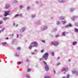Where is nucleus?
<instances>
[{"label": "nucleus", "mask_w": 78, "mask_h": 78, "mask_svg": "<svg viewBox=\"0 0 78 78\" xmlns=\"http://www.w3.org/2000/svg\"><path fill=\"white\" fill-rule=\"evenodd\" d=\"M48 53L46 52L45 53L43 56V58H44L45 60H46L48 59Z\"/></svg>", "instance_id": "nucleus-1"}, {"label": "nucleus", "mask_w": 78, "mask_h": 78, "mask_svg": "<svg viewBox=\"0 0 78 78\" xmlns=\"http://www.w3.org/2000/svg\"><path fill=\"white\" fill-rule=\"evenodd\" d=\"M68 70H69V69L67 68H63L61 69V71L62 72H64V71H65V72H67Z\"/></svg>", "instance_id": "nucleus-2"}, {"label": "nucleus", "mask_w": 78, "mask_h": 78, "mask_svg": "<svg viewBox=\"0 0 78 78\" xmlns=\"http://www.w3.org/2000/svg\"><path fill=\"white\" fill-rule=\"evenodd\" d=\"M5 13L4 14V16L5 17H6V16L9 15V13H10V10L8 11H5Z\"/></svg>", "instance_id": "nucleus-3"}, {"label": "nucleus", "mask_w": 78, "mask_h": 78, "mask_svg": "<svg viewBox=\"0 0 78 78\" xmlns=\"http://www.w3.org/2000/svg\"><path fill=\"white\" fill-rule=\"evenodd\" d=\"M78 18V16H72L71 18V19L72 21H74L76 19Z\"/></svg>", "instance_id": "nucleus-4"}, {"label": "nucleus", "mask_w": 78, "mask_h": 78, "mask_svg": "<svg viewBox=\"0 0 78 78\" xmlns=\"http://www.w3.org/2000/svg\"><path fill=\"white\" fill-rule=\"evenodd\" d=\"M25 30H26V28L25 27H23L21 28V29L20 30V33H23L24 32Z\"/></svg>", "instance_id": "nucleus-5"}, {"label": "nucleus", "mask_w": 78, "mask_h": 78, "mask_svg": "<svg viewBox=\"0 0 78 78\" xmlns=\"http://www.w3.org/2000/svg\"><path fill=\"white\" fill-rule=\"evenodd\" d=\"M51 45H54L57 46L58 45V42H51Z\"/></svg>", "instance_id": "nucleus-6"}, {"label": "nucleus", "mask_w": 78, "mask_h": 78, "mask_svg": "<svg viewBox=\"0 0 78 78\" xmlns=\"http://www.w3.org/2000/svg\"><path fill=\"white\" fill-rule=\"evenodd\" d=\"M72 73L73 74H76V75H78V73L76 70H73L72 71Z\"/></svg>", "instance_id": "nucleus-7"}, {"label": "nucleus", "mask_w": 78, "mask_h": 78, "mask_svg": "<svg viewBox=\"0 0 78 78\" xmlns=\"http://www.w3.org/2000/svg\"><path fill=\"white\" fill-rule=\"evenodd\" d=\"M69 32H63L62 33V36H65L66 34H67Z\"/></svg>", "instance_id": "nucleus-8"}, {"label": "nucleus", "mask_w": 78, "mask_h": 78, "mask_svg": "<svg viewBox=\"0 0 78 78\" xmlns=\"http://www.w3.org/2000/svg\"><path fill=\"white\" fill-rule=\"evenodd\" d=\"M45 69L46 70V71H48V70H49V67H48V65H47L46 66H45Z\"/></svg>", "instance_id": "nucleus-9"}, {"label": "nucleus", "mask_w": 78, "mask_h": 78, "mask_svg": "<svg viewBox=\"0 0 78 78\" xmlns=\"http://www.w3.org/2000/svg\"><path fill=\"white\" fill-rule=\"evenodd\" d=\"M5 7L6 9H8L10 8V5H7V4H6L5 5Z\"/></svg>", "instance_id": "nucleus-10"}, {"label": "nucleus", "mask_w": 78, "mask_h": 78, "mask_svg": "<svg viewBox=\"0 0 78 78\" xmlns=\"http://www.w3.org/2000/svg\"><path fill=\"white\" fill-rule=\"evenodd\" d=\"M60 19L63 20L65 19V17L64 16H61L59 17Z\"/></svg>", "instance_id": "nucleus-11"}, {"label": "nucleus", "mask_w": 78, "mask_h": 78, "mask_svg": "<svg viewBox=\"0 0 78 78\" xmlns=\"http://www.w3.org/2000/svg\"><path fill=\"white\" fill-rule=\"evenodd\" d=\"M58 2H59V3H64L65 1L64 0H59Z\"/></svg>", "instance_id": "nucleus-12"}, {"label": "nucleus", "mask_w": 78, "mask_h": 78, "mask_svg": "<svg viewBox=\"0 0 78 78\" xmlns=\"http://www.w3.org/2000/svg\"><path fill=\"white\" fill-rule=\"evenodd\" d=\"M36 24L37 25H40V24H41V22L40 21H36Z\"/></svg>", "instance_id": "nucleus-13"}, {"label": "nucleus", "mask_w": 78, "mask_h": 78, "mask_svg": "<svg viewBox=\"0 0 78 78\" xmlns=\"http://www.w3.org/2000/svg\"><path fill=\"white\" fill-rule=\"evenodd\" d=\"M74 31L75 32V33H78V29L76 28H74Z\"/></svg>", "instance_id": "nucleus-14"}, {"label": "nucleus", "mask_w": 78, "mask_h": 78, "mask_svg": "<svg viewBox=\"0 0 78 78\" xmlns=\"http://www.w3.org/2000/svg\"><path fill=\"white\" fill-rule=\"evenodd\" d=\"M66 27H72V25L71 24V23H69L68 25H66Z\"/></svg>", "instance_id": "nucleus-15"}, {"label": "nucleus", "mask_w": 78, "mask_h": 78, "mask_svg": "<svg viewBox=\"0 0 78 78\" xmlns=\"http://www.w3.org/2000/svg\"><path fill=\"white\" fill-rule=\"evenodd\" d=\"M35 16L36 15H35V14L32 15H31V18L32 19H34V18Z\"/></svg>", "instance_id": "nucleus-16"}, {"label": "nucleus", "mask_w": 78, "mask_h": 78, "mask_svg": "<svg viewBox=\"0 0 78 78\" xmlns=\"http://www.w3.org/2000/svg\"><path fill=\"white\" fill-rule=\"evenodd\" d=\"M9 18L7 17H5V18H4L3 19V20L4 21H6V20H7L8 19H9Z\"/></svg>", "instance_id": "nucleus-17"}, {"label": "nucleus", "mask_w": 78, "mask_h": 78, "mask_svg": "<svg viewBox=\"0 0 78 78\" xmlns=\"http://www.w3.org/2000/svg\"><path fill=\"white\" fill-rule=\"evenodd\" d=\"M77 44V42L76 41L74 42L73 43V45H76Z\"/></svg>", "instance_id": "nucleus-18"}, {"label": "nucleus", "mask_w": 78, "mask_h": 78, "mask_svg": "<svg viewBox=\"0 0 78 78\" xmlns=\"http://www.w3.org/2000/svg\"><path fill=\"white\" fill-rule=\"evenodd\" d=\"M43 28H44V30H47V29H48L47 26H44Z\"/></svg>", "instance_id": "nucleus-19"}, {"label": "nucleus", "mask_w": 78, "mask_h": 78, "mask_svg": "<svg viewBox=\"0 0 78 78\" xmlns=\"http://www.w3.org/2000/svg\"><path fill=\"white\" fill-rule=\"evenodd\" d=\"M74 10H75V9L73 8H72L70 9V11L71 12H73Z\"/></svg>", "instance_id": "nucleus-20"}, {"label": "nucleus", "mask_w": 78, "mask_h": 78, "mask_svg": "<svg viewBox=\"0 0 78 78\" xmlns=\"http://www.w3.org/2000/svg\"><path fill=\"white\" fill-rule=\"evenodd\" d=\"M23 8V6L22 5H21L20 6L19 8L20 9H22Z\"/></svg>", "instance_id": "nucleus-21"}, {"label": "nucleus", "mask_w": 78, "mask_h": 78, "mask_svg": "<svg viewBox=\"0 0 78 78\" xmlns=\"http://www.w3.org/2000/svg\"><path fill=\"white\" fill-rule=\"evenodd\" d=\"M38 47V46H37V44H34L33 47Z\"/></svg>", "instance_id": "nucleus-22"}, {"label": "nucleus", "mask_w": 78, "mask_h": 78, "mask_svg": "<svg viewBox=\"0 0 78 78\" xmlns=\"http://www.w3.org/2000/svg\"><path fill=\"white\" fill-rule=\"evenodd\" d=\"M13 3H17L18 1L16 0L14 1L13 2Z\"/></svg>", "instance_id": "nucleus-23"}, {"label": "nucleus", "mask_w": 78, "mask_h": 78, "mask_svg": "<svg viewBox=\"0 0 78 78\" xmlns=\"http://www.w3.org/2000/svg\"><path fill=\"white\" fill-rule=\"evenodd\" d=\"M16 50L19 51L20 50H21V48H20V47H18L17 48Z\"/></svg>", "instance_id": "nucleus-24"}, {"label": "nucleus", "mask_w": 78, "mask_h": 78, "mask_svg": "<svg viewBox=\"0 0 78 78\" xmlns=\"http://www.w3.org/2000/svg\"><path fill=\"white\" fill-rule=\"evenodd\" d=\"M43 64H45V66H48L47 64V63H46V62H45L44 61H43Z\"/></svg>", "instance_id": "nucleus-25"}, {"label": "nucleus", "mask_w": 78, "mask_h": 78, "mask_svg": "<svg viewBox=\"0 0 78 78\" xmlns=\"http://www.w3.org/2000/svg\"><path fill=\"white\" fill-rule=\"evenodd\" d=\"M41 30L42 31H44L45 30H44V27H41Z\"/></svg>", "instance_id": "nucleus-26"}, {"label": "nucleus", "mask_w": 78, "mask_h": 78, "mask_svg": "<svg viewBox=\"0 0 78 78\" xmlns=\"http://www.w3.org/2000/svg\"><path fill=\"white\" fill-rule=\"evenodd\" d=\"M62 24H63V25H65V23H66V21H62Z\"/></svg>", "instance_id": "nucleus-27"}, {"label": "nucleus", "mask_w": 78, "mask_h": 78, "mask_svg": "<svg viewBox=\"0 0 78 78\" xmlns=\"http://www.w3.org/2000/svg\"><path fill=\"white\" fill-rule=\"evenodd\" d=\"M74 25L78 27V23H74Z\"/></svg>", "instance_id": "nucleus-28"}, {"label": "nucleus", "mask_w": 78, "mask_h": 78, "mask_svg": "<svg viewBox=\"0 0 78 78\" xmlns=\"http://www.w3.org/2000/svg\"><path fill=\"white\" fill-rule=\"evenodd\" d=\"M16 41V40H13L12 42V44H14L15 43Z\"/></svg>", "instance_id": "nucleus-29"}, {"label": "nucleus", "mask_w": 78, "mask_h": 78, "mask_svg": "<svg viewBox=\"0 0 78 78\" xmlns=\"http://www.w3.org/2000/svg\"><path fill=\"white\" fill-rule=\"evenodd\" d=\"M32 47H33V46L30 45L29 47V48L30 50H31V48H32Z\"/></svg>", "instance_id": "nucleus-30"}, {"label": "nucleus", "mask_w": 78, "mask_h": 78, "mask_svg": "<svg viewBox=\"0 0 78 78\" xmlns=\"http://www.w3.org/2000/svg\"><path fill=\"white\" fill-rule=\"evenodd\" d=\"M15 56H16V57H18L19 56V55L18 53H16V54H15Z\"/></svg>", "instance_id": "nucleus-31"}, {"label": "nucleus", "mask_w": 78, "mask_h": 78, "mask_svg": "<svg viewBox=\"0 0 78 78\" xmlns=\"http://www.w3.org/2000/svg\"><path fill=\"white\" fill-rule=\"evenodd\" d=\"M41 42L43 43H45V40H41Z\"/></svg>", "instance_id": "nucleus-32"}, {"label": "nucleus", "mask_w": 78, "mask_h": 78, "mask_svg": "<svg viewBox=\"0 0 78 78\" xmlns=\"http://www.w3.org/2000/svg\"><path fill=\"white\" fill-rule=\"evenodd\" d=\"M2 44L3 45H6V42H4L2 43Z\"/></svg>", "instance_id": "nucleus-33"}, {"label": "nucleus", "mask_w": 78, "mask_h": 78, "mask_svg": "<svg viewBox=\"0 0 78 78\" xmlns=\"http://www.w3.org/2000/svg\"><path fill=\"white\" fill-rule=\"evenodd\" d=\"M19 16V14H16L15 16H14V17H18Z\"/></svg>", "instance_id": "nucleus-34"}, {"label": "nucleus", "mask_w": 78, "mask_h": 78, "mask_svg": "<svg viewBox=\"0 0 78 78\" xmlns=\"http://www.w3.org/2000/svg\"><path fill=\"white\" fill-rule=\"evenodd\" d=\"M66 78H70V75H67L66 76Z\"/></svg>", "instance_id": "nucleus-35"}, {"label": "nucleus", "mask_w": 78, "mask_h": 78, "mask_svg": "<svg viewBox=\"0 0 78 78\" xmlns=\"http://www.w3.org/2000/svg\"><path fill=\"white\" fill-rule=\"evenodd\" d=\"M57 25H59L60 24V23L59 21H57L56 23Z\"/></svg>", "instance_id": "nucleus-36"}, {"label": "nucleus", "mask_w": 78, "mask_h": 78, "mask_svg": "<svg viewBox=\"0 0 78 78\" xmlns=\"http://www.w3.org/2000/svg\"><path fill=\"white\" fill-rule=\"evenodd\" d=\"M27 71L28 72H30L31 71V69H30L29 68L27 69Z\"/></svg>", "instance_id": "nucleus-37"}, {"label": "nucleus", "mask_w": 78, "mask_h": 78, "mask_svg": "<svg viewBox=\"0 0 78 78\" xmlns=\"http://www.w3.org/2000/svg\"><path fill=\"white\" fill-rule=\"evenodd\" d=\"M27 10H30V7H27Z\"/></svg>", "instance_id": "nucleus-38"}, {"label": "nucleus", "mask_w": 78, "mask_h": 78, "mask_svg": "<svg viewBox=\"0 0 78 78\" xmlns=\"http://www.w3.org/2000/svg\"><path fill=\"white\" fill-rule=\"evenodd\" d=\"M5 28L4 27L2 28V31H4V30H5Z\"/></svg>", "instance_id": "nucleus-39"}, {"label": "nucleus", "mask_w": 78, "mask_h": 78, "mask_svg": "<svg viewBox=\"0 0 78 78\" xmlns=\"http://www.w3.org/2000/svg\"><path fill=\"white\" fill-rule=\"evenodd\" d=\"M51 54L52 55H54V52H51Z\"/></svg>", "instance_id": "nucleus-40"}, {"label": "nucleus", "mask_w": 78, "mask_h": 78, "mask_svg": "<svg viewBox=\"0 0 78 78\" xmlns=\"http://www.w3.org/2000/svg\"><path fill=\"white\" fill-rule=\"evenodd\" d=\"M22 62H18V65H20V64H22Z\"/></svg>", "instance_id": "nucleus-41"}, {"label": "nucleus", "mask_w": 78, "mask_h": 78, "mask_svg": "<svg viewBox=\"0 0 78 78\" xmlns=\"http://www.w3.org/2000/svg\"><path fill=\"white\" fill-rule=\"evenodd\" d=\"M44 78H50V76H45Z\"/></svg>", "instance_id": "nucleus-42"}, {"label": "nucleus", "mask_w": 78, "mask_h": 78, "mask_svg": "<svg viewBox=\"0 0 78 78\" xmlns=\"http://www.w3.org/2000/svg\"><path fill=\"white\" fill-rule=\"evenodd\" d=\"M10 36H11L12 37H13L14 36V34H11L10 35Z\"/></svg>", "instance_id": "nucleus-43"}, {"label": "nucleus", "mask_w": 78, "mask_h": 78, "mask_svg": "<svg viewBox=\"0 0 78 78\" xmlns=\"http://www.w3.org/2000/svg\"><path fill=\"white\" fill-rule=\"evenodd\" d=\"M3 23V22L2 21V20L0 21V25H1L2 24V23Z\"/></svg>", "instance_id": "nucleus-44"}, {"label": "nucleus", "mask_w": 78, "mask_h": 78, "mask_svg": "<svg viewBox=\"0 0 78 78\" xmlns=\"http://www.w3.org/2000/svg\"><path fill=\"white\" fill-rule=\"evenodd\" d=\"M43 58H41L40 59V61H43Z\"/></svg>", "instance_id": "nucleus-45"}, {"label": "nucleus", "mask_w": 78, "mask_h": 78, "mask_svg": "<svg viewBox=\"0 0 78 78\" xmlns=\"http://www.w3.org/2000/svg\"><path fill=\"white\" fill-rule=\"evenodd\" d=\"M56 30H57V28H56L54 29V31H56Z\"/></svg>", "instance_id": "nucleus-46"}, {"label": "nucleus", "mask_w": 78, "mask_h": 78, "mask_svg": "<svg viewBox=\"0 0 78 78\" xmlns=\"http://www.w3.org/2000/svg\"><path fill=\"white\" fill-rule=\"evenodd\" d=\"M26 77L27 78H30V77H29V76H26Z\"/></svg>", "instance_id": "nucleus-47"}, {"label": "nucleus", "mask_w": 78, "mask_h": 78, "mask_svg": "<svg viewBox=\"0 0 78 78\" xmlns=\"http://www.w3.org/2000/svg\"><path fill=\"white\" fill-rule=\"evenodd\" d=\"M26 62H28V61H29V59L28 58H27L26 60Z\"/></svg>", "instance_id": "nucleus-48"}, {"label": "nucleus", "mask_w": 78, "mask_h": 78, "mask_svg": "<svg viewBox=\"0 0 78 78\" xmlns=\"http://www.w3.org/2000/svg\"><path fill=\"white\" fill-rule=\"evenodd\" d=\"M31 54L32 55H34V52H32L31 53Z\"/></svg>", "instance_id": "nucleus-49"}, {"label": "nucleus", "mask_w": 78, "mask_h": 78, "mask_svg": "<svg viewBox=\"0 0 78 78\" xmlns=\"http://www.w3.org/2000/svg\"><path fill=\"white\" fill-rule=\"evenodd\" d=\"M19 16L20 17H22V14H20V15H19Z\"/></svg>", "instance_id": "nucleus-50"}, {"label": "nucleus", "mask_w": 78, "mask_h": 78, "mask_svg": "<svg viewBox=\"0 0 78 78\" xmlns=\"http://www.w3.org/2000/svg\"><path fill=\"white\" fill-rule=\"evenodd\" d=\"M44 50H41V53H43V52H44Z\"/></svg>", "instance_id": "nucleus-51"}, {"label": "nucleus", "mask_w": 78, "mask_h": 78, "mask_svg": "<svg viewBox=\"0 0 78 78\" xmlns=\"http://www.w3.org/2000/svg\"><path fill=\"white\" fill-rule=\"evenodd\" d=\"M34 51L35 52H37V50L36 49H35L34 50Z\"/></svg>", "instance_id": "nucleus-52"}, {"label": "nucleus", "mask_w": 78, "mask_h": 78, "mask_svg": "<svg viewBox=\"0 0 78 78\" xmlns=\"http://www.w3.org/2000/svg\"><path fill=\"white\" fill-rule=\"evenodd\" d=\"M34 44H37V42H34Z\"/></svg>", "instance_id": "nucleus-53"}, {"label": "nucleus", "mask_w": 78, "mask_h": 78, "mask_svg": "<svg viewBox=\"0 0 78 78\" xmlns=\"http://www.w3.org/2000/svg\"><path fill=\"white\" fill-rule=\"evenodd\" d=\"M53 72H54V73L55 74V73H56L55 72V70H53Z\"/></svg>", "instance_id": "nucleus-54"}, {"label": "nucleus", "mask_w": 78, "mask_h": 78, "mask_svg": "<svg viewBox=\"0 0 78 78\" xmlns=\"http://www.w3.org/2000/svg\"><path fill=\"white\" fill-rule=\"evenodd\" d=\"M19 34H17V38H18V37H19Z\"/></svg>", "instance_id": "nucleus-55"}, {"label": "nucleus", "mask_w": 78, "mask_h": 78, "mask_svg": "<svg viewBox=\"0 0 78 78\" xmlns=\"http://www.w3.org/2000/svg\"><path fill=\"white\" fill-rule=\"evenodd\" d=\"M13 27H14L15 26V23H13Z\"/></svg>", "instance_id": "nucleus-56"}, {"label": "nucleus", "mask_w": 78, "mask_h": 78, "mask_svg": "<svg viewBox=\"0 0 78 78\" xmlns=\"http://www.w3.org/2000/svg\"><path fill=\"white\" fill-rule=\"evenodd\" d=\"M59 37V35L55 36V37Z\"/></svg>", "instance_id": "nucleus-57"}, {"label": "nucleus", "mask_w": 78, "mask_h": 78, "mask_svg": "<svg viewBox=\"0 0 78 78\" xmlns=\"http://www.w3.org/2000/svg\"><path fill=\"white\" fill-rule=\"evenodd\" d=\"M9 39V38H8V37L5 38V39H6V40H8V39Z\"/></svg>", "instance_id": "nucleus-58"}, {"label": "nucleus", "mask_w": 78, "mask_h": 78, "mask_svg": "<svg viewBox=\"0 0 78 78\" xmlns=\"http://www.w3.org/2000/svg\"><path fill=\"white\" fill-rule=\"evenodd\" d=\"M57 59H60V58L59 57H58L57 58Z\"/></svg>", "instance_id": "nucleus-59"}, {"label": "nucleus", "mask_w": 78, "mask_h": 78, "mask_svg": "<svg viewBox=\"0 0 78 78\" xmlns=\"http://www.w3.org/2000/svg\"><path fill=\"white\" fill-rule=\"evenodd\" d=\"M19 26V24H17L16 26V27H17Z\"/></svg>", "instance_id": "nucleus-60"}, {"label": "nucleus", "mask_w": 78, "mask_h": 78, "mask_svg": "<svg viewBox=\"0 0 78 78\" xmlns=\"http://www.w3.org/2000/svg\"><path fill=\"white\" fill-rule=\"evenodd\" d=\"M35 3L36 4H37L38 3V2H37V1H36Z\"/></svg>", "instance_id": "nucleus-61"}, {"label": "nucleus", "mask_w": 78, "mask_h": 78, "mask_svg": "<svg viewBox=\"0 0 78 78\" xmlns=\"http://www.w3.org/2000/svg\"><path fill=\"white\" fill-rule=\"evenodd\" d=\"M34 44V42H33L31 43V44Z\"/></svg>", "instance_id": "nucleus-62"}, {"label": "nucleus", "mask_w": 78, "mask_h": 78, "mask_svg": "<svg viewBox=\"0 0 78 78\" xmlns=\"http://www.w3.org/2000/svg\"><path fill=\"white\" fill-rule=\"evenodd\" d=\"M3 17V16L2 15L0 16V17Z\"/></svg>", "instance_id": "nucleus-63"}, {"label": "nucleus", "mask_w": 78, "mask_h": 78, "mask_svg": "<svg viewBox=\"0 0 78 78\" xmlns=\"http://www.w3.org/2000/svg\"><path fill=\"white\" fill-rule=\"evenodd\" d=\"M68 61L69 62H70V59H69L68 60Z\"/></svg>", "instance_id": "nucleus-64"}]
</instances>
